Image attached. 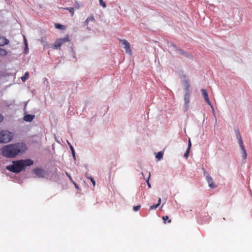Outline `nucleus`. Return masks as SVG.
Returning <instances> with one entry per match:
<instances>
[{
  "label": "nucleus",
  "instance_id": "f03ea898",
  "mask_svg": "<svg viewBox=\"0 0 252 252\" xmlns=\"http://www.w3.org/2000/svg\"><path fill=\"white\" fill-rule=\"evenodd\" d=\"M33 164V161L32 159H21L13 161L12 164L7 166L6 169L12 172L18 173L24 170L25 167Z\"/></svg>",
  "mask_w": 252,
  "mask_h": 252
},
{
  "label": "nucleus",
  "instance_id": "f3484780",
  "mask_svg": "<svg viewBox=\"0 0 252 252\" xmlns=\"http://www.w3.org/2000/svg\"><path fill=\"white\" fill-rule=\"evenodd\" d=\"M29 74L28 72H27L25 73L24 76H23L21 79L22 80L23 82H25L26 80H27L29 78Z\"/></svg>",
  "mask_w": 252,
  "mask_h": 252
},
{
  "label": "nucleus",
  "instance_id": "6e6552de",
  "mask_svg": "<svg viewBox=\"0 0 252 252\" xmlns=\"http://www.w3.org/2000/svg\"><path fill=\"white\" fill-rule=\"evenodd\" d=\"M201 91L202 94L204 98V100L205 101V102L209 106H210L212 108V109H213V110L214 111V107L209 99L208 92H207V90L206 89H203L201 90Z\"/></svg>",
  "mask_w": 252,
  "mask_h": 252
},
{
  "label": "nucleus",
  "instance_id": "c85d7f7f",
  "mask_svg": "<svg viewBox=\"0 0 252 252\" xmlns=\"http://www.w3.org/2000/svg\"><path fill=\"white\" fill-rule=\"evenodd\" d=\"M191 146V144L190 140V139H189L188 149H189V150H190Z\"/></svg>",
  "mask_w": 252,
  "mask_h": 252
},
{
  "label": "nucleus",
  "instance_id": "cd10ccee",
  "mask_svg": "<svg viewBox=\"0 0 252 252\" xmlns=\"http://www.w3.org/2000/svg\"><path fill=\"white\" fill-rule=\"evenodd\" d=\"M88 178L90 179V180H91V182L93 183L94 186H95V181H94V178L92 177H90Z\"/></svg>",
  "mask_w": 252,
  "mask_h": 252
},
{
  "label": "nucleus",
  "instance_id": "7ed1b4c3",
  "mask_svg": "<svg viewBox=\"0 0 252 252\" xmlns=\"http://www.w3.org/2000/svg\"><path fill=\"white\" fill-rule=\"evenodd\" d=\"M184 79L183 81V85L185 87V93L184 94V100H185V105L186 107H189V104L190 101V96L191 92L189 90L190 86L189 85V80L186 79V76L184 75Z\"/></svg>",
  "mask_w": 252,
  "mask_h": 252
},
{
  "label": "nucleus",
  "instance_id": "4468645a",
  "mask_svg": "<svg viewBox=\"0 0 252 252\" xmlns=\"http://www.w3.org/2000/svg\"><path fill=\"white\" fill-rule=\"evenodd\" d=\"M95 20V19L94 18V16L92 15H90L89 17H88L86 21L84 22L85 26L88 25L89 22L92 21L94 22Z\"/></svg>",
  "mask_w": 252,
  "mask_h": 252
},
{
  "label": "nucleus",
  "instance_id": "423d86ee",
  "mask_svg": "<svg viewBox=\"0 0 252 252\" xmlns=\"http://www.w3.org/2000/svg\"><path fill=\"white\" fill-rule=\"evenodd\" d=\"M69 41L68 36L63 38L58 39L55 42L52 48L55 49H60L63 44Z\"/></svg>",
  "mask_w": 252,
  "mask_h": 252
},
{
  "label": "nucleus",
  "instance_id": "9b49d317",
  "mask_svg": "<svg viewBox=\"0 0 252 252\" xmlns=\"http://www.w3.org/2000/svg\"><path fill=\"white\" fill-rule=\"evenodd\" d=\"M206 180L209 184V186L212 189H215L217 187L215 183L213 181V178L210 176H207Z\"/></svg>",
  "mask_w": 252,
  "mask_h": 252
},
{
  "label": "nucleus",
  "instance_id": "4be33fe9",
  "mask_svg": "<svg viewBox=\"0 0 252 252\" xmlns=\"http://www.w3.org/2000/svg\"><path fill=\"white\" fill-rule=\"evenodd\" d=\"M100 5H101L103 8L106 7V5L103 0H99Z\"/></svg>",
  "mask_w": 252,
  "mask_h": 252
},
{
  "label": "nucleus",
  "instance_id": "1a4fd4ad",
  "mask_svg": "<svg viewBox=\"0 0 252 252\" xmlns=\"http://www.w3.org/2000/svg\"><path fill=\"white\" fill-rule=\"evenodd\" d=\"M34 173L39 178H44L46 176L45 171L39 168L34 169Z\"/></svg>",
  "mask_w": 252,
  "mask_h": 252
},
{
  "label": "nucleus",
  "instance_id": "c756f323",
  "mask_svg": "<svg viewBox=\"0 0 252 252\" xmlns=\"http://www.w3.org/2000/svg\"><path fill=\"white\" fill-rule=\"evenodd\" d=\"M3 116L0 113V123L3 120Z\"/></svg>",
  "mask_w": 252,
  "mask_h": 252
},
{
  "label": "nucleus",
  "instance_id": "5701e85b",
  "mask_svg": "<svg viewBox=\"0 0 252 252\" xmlns=\"http://www.w3.org/2000/svg\"><path fill=\"white\" fill-rule=\"evenodd\" d=\"M189 152H190V150H189V149H187V151H186V153H185V154H184V157H185L186 158H188L189 156Z\"/></svg>",
  "mask_w": 252,
  "mask_h": 252
},
{
  "label": "nucleus",
  "instance_id": "0eeeda50",
  "mask_svg": "<svg viewBox=\"0 0 252 252\" xmlns=\"http://www.w3.org/2000/svg\"><path fill=\"white\" fill-rule=\"evenodd\" d=\"M120 42L124 46V48L126 53L131 54V50L130 49V45L126 39H120Z\"/></svg>",
  "mask_w": 252,
  "mask_h": 252
},
{
  "label": "nucleus",
  "instance_id": "2eb2a0df",
  "mask_svg": "<svg viewBox=\"0 0 252 252\" xmlns=\"http://www.w3.org/2000/svg\"><path fill=\"white\" fill-rule=\"evenodd\" d=\"M160 203H161V198H159L158 199V204H156V205H152L150 207V210H153V209H156L160 205Z\"/></svg>",
  "mask_w": 252,
  "mask_h": 252
},
{
  "label": "nucleus",
  "instance_id": "a878e982",
  "mask_svg": "<svg viewBox=\"0 0 252 252\" xmlns=\"http://www.w3.org/2000/svg\"><path fill=\"white\" fill-rule=\"evenodd\" d=\"M70 149L71 150V152H72V155L74 157V158H75V151H74V149H73V147L72 146H70Z\"/></svg>",
  "mask_w": 252,
  "mask_h": 252
},
{
  "label": "nucleus",
  "instance_id": "39448f33",
  "mask_svg": "<svg viewBox=\"0 0 252 252\" xmlns=\"http://www.w3.org/2000/svg\"><path fill=\"white\" fill-rule=\"evenodd\" d=\"M236 136L238 140V142L240 145V146L242 150V157L244 159H246L247 158V154L246 151L245 149L243 142L239 130H237V131H236Z\"/></svg>",
  "mask_w": 252,
  "mask_h": 252
},
{
  "label": "nucleus",
  "instance_id": "f257e3e1",
  "mask_svg": "<svg viewBox=\"0 0 252 252\" xmlns=\"http://www.w3.org/2000/svg\"><path fill=\"white\" fill-rule=\"evenodd\" d=\"M26 150L27 147L25 144L18 143L3 146L1 149V152L2 155L5 157L13 158Z\"/></svg>",
  "mask_w": 252,
  "mask_h": 252
},
{
  "label": "nucleus",
  "instance_id": "412c9836",
  "mask_svg": "<svg viewBox=\"0 0 252 252\" xmlns=\"http://www.w3.org/2000/svg\"><path fill=\"white\" fill-rule=\"evenodd\" d=\"M65 9H66L69 11V12L70 13L72 16L74 14V8L72 7H67L65 8Z\"/></svg>",
  "mask_w": 252,
  "mask_h": 252
},
{
  "label": "nucleus",
  "instance_id": "a211bd4d",
  "mask_svg": "<svg viewBox=\"0 0 252 252\" xmlns=\"http://www.w3.org/2000/svg\"><path fill=\"white\" fill-rule=\"evenodd\" d=\"M7 54V52L5 49L0 48V56H5Z\"/></svg>",
  "mask_w": 252,
  "mask_h": 252
},
{
  "label": "nucleus",
  "instance_id": "473e14b6",
  "mask_svg": "<svg viewBox=\"0 0 252 252\" xmlns=\"http://www.w3.org/2000/svg\"><path fill=\"white\" fill-rule=\"evenodd\" d=\"M74 184H75V187H77V186H76V184H75V183H74Z\"/></svg>",
  "mask_w": 252,
  "mask_h": 252
},
{
  "label": "nucleus",
  "instance_id": "bb28decb",
  "mask_svg": "<svg viewBox=\"0 0 252 252\" xmlns=\"http://www.w3.org/2000/svg\"><path fill=\"white\" fill-rule=\"evenodd\" d=\"M24 43H25V48H26V49H28V43H27L26 38L25 36H24Z\"/></svg>",
  "mask_w": 252,
  "mask_h": 252
},
{
  "label": "nucleus",
  "instance_id": "2f4dec72",
  "mask_svg": "<svg viewBox=\"0 0 252 252\" xmlns=\"http://www.w3.org/2000/svg\"><path fill=\"white\" fill-rule=\"evenodd\" d=\"M74 184H75V187H77V186H76V184H75V183H74Z\"/></svg>",
  "mask_w": 252,
  "mask_h": 252
},
{
  "label": "nucleus",
  "instance_id": "f8f14e48",
  "mask_svg": "<svg viewBox=\"0 0 252 252\" xmlns=\"http://www.w3.org/2000/svg\"><path fill=\"white\" fill-rule=\"evenodd\" d=\"M9 43V40L6 39L5 37L0 36V46L7 45Z\"/></svg>",
  "mask_w": 252,
  "mask_h": 252
},
{
  "label": "nucleus",
  "instance_id": "aec40b11",
  "mask_svg": "<svg viewBox=\"0 0 252 252\" xmlns=\"http://www.w3.org/2000/svg\"><path fill=\"white\" fill-rule=\"evenodd\" d=\"M162 220H163V222L164 223H166V220H168V223H170L171 222V220L170 219H169V217L167 216H163V217H162Z\"/></svg>",
  "mask_w": 252,
  "mask_h": 252
},
{
  "label": "nucleus",
  "instance_id": "7c9ffc66",
  "mask_svg": "<svg viewBox=\"0 0 252 252\" xmlns=\"http://www.w3.org/2000/svg\"><path fill=\"white\" fill-rule=\"evenodd\" d=\"M66 174L67 176L68 177V178H69V179L70 180V181H71L72 182H73L72 179V178H71V177L70 175H69V174H67V173H66Z\"/></svg>",
  "mask_w": 252,
  "mask_h": 252
},
{
  "label": "nucleus",
  "instance_id": "ddd939ff",
  "mask_svg": "<svg viewBox=\"0 0 252 252\" xmlns=\"http://www.w3.org/2000/svg\"><path fill=\"white\" fill-rule=\"evenodd\" d=\"M34 117V115L27 114L24 117L23 120L26 122H31L33 120Z\"/></svg>",
  "mask_w": 252,
  "mask_h": 252
},
{
  "label": "nucleus",
  "instance_id": "6ab92c4d",
  "mask_svg": "<svg viewBox=\"0 0 252 252\" xmlns=\"http://www.w3.org/2000/svg\"><path fill=\"white\" fill-rule=\"evenodd\" d=\"M163 153L162 152H159L158 153V154L156 155V158H158V160H160L163 157Z\"/></svg>",
  "mask_w": 252,
  "mask_h": 252
},
{
  "label": "nucleus",
  "instance_id": "b1692460",
  "mask_svg": "<svg viewBox=\"0 0 252 252\" xmlns=\"http://www.w3.org/2000/svg\"><path fill=\"white\" fill-rule=\"evenodd\" d=\"M140 207H141L140 205H137V206H134L133 208V210L134 211H138L140 209Z\"/></svg>",
  "mask_w": 252,
  "mask_h": 252
},
{
  "label": "nucleus",
  "instance_id": "9d476101",
  "mask_svg": "<svg viewBox=\"0 0 252 252\" xmlns=\"http://www.w3.org/2000/svg\"><path fill=\"white\" fill-rule=\"evenodd\" d=\"M176 52L178 54L183 55L188 58H189V59L192 58V56L191 54H190L188 52H185V51H184L183 50H182L181 49H177Z\"/></svg>",
  "mask_w": 252,
  "mask_h": 252
},
{
  "label": "nucleus",
  "instance_id": "dca6fc26",
  "mask_svg": "<svg viewBox=\"0 0 252 252\" xmlns=\"http://www.w3.org/2000/svg\"><path fill=\"white\" fill-rule=\"evenodd\" d=\"M55 27L56 29L61 30H64L65 29V27L63 25L58 23H56L55 24Z\"/></svg>",
  "mask_w": 252,
  "mask_h": 252
},
{
  "label": "nucleus",
  "instance_id": "393cba45",
  "mask_svg": "<svg viewBox=\"0 0 252 252\" xmlns=\"http://www.w3.org/2000/svg\"><path fill=\"white\" fill-rule=\"evenodd\" d=\"M150 176H151L150 173H149L148 178L147 180L146 181L149 188H151V184L149 183V181Z\"/></svg>",
  "mask_w": 252,
  "mask_h": 252
},
{
  "label": "nucleus",
  "instance_id": "20e7f679",
  "mask_svg": "<svg viewBox=\"0 0 252 252\" xmlns=\"http://www.w3.org/2000/svg\"><path fill=\"white\" fill-rule=\"evenodd\" d=\"M13 134L7 130L0 131V143H7L12 140Z\"/></svg>",
  "mask_w": 252,
  "mask_h": 252
}]
</instances>
